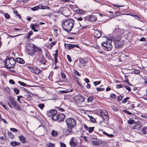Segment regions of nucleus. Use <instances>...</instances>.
Segmentation results:
<instances>
[{
	"label": "nucleus",
	"mask_w": 147,
	"mask_h": 147,
	"mask_svg": "<svg viewBox=\"0 0 147 147\" xmlns=\"http://www.w3.org/2000/svg\"><path fill=\"white\" fill-rule=\"evenodd\" d=\"M9 101L10 102L11 104L12 105L15 102H16V101L15 100L14 98L12 97H11L9 99Z\"/></svg>",
	"instance_id": "31"
},
{
	"label": "nucleus",
	"mask_w": 147,
	"mask_h": 147,
	"mask_svg": "<svg viewBox=\"0 0 147 147\" xmlns=\"http://www.w3.org/2000/svg\"><path fill=\"white\" fill-rule=\"evenodd\" d=\"M103 119L106 122H107V123H108V122L109 121V117L108 115L104 116L102 117Z\"/></svg>",
	"instance_id": "26"
},
{
	"label": "nucleus",
	"mask_w": 147,
	"mask_h": 147,
	"mask_svg": "<svg viewBox=\"0 0 147 147\" xmlns=\"http://www.w3.org/2000/svg\"><path fill=\"white\" fill-rule=\"evenodd\" d=\"M74 21L72 19L69 18L65 20L62 24L63 29L67 32H70L73 28Z\"/></svg>",
	"instance_id": "2"
},
{
	"label": "nucleus",
	"mask_w": 147,
	"mask_h": 147,
	"mask_svg": "<svg viewBox=\"0 0 147 147\" xmlns=\"http://www.w3.org/2000/svg\"><path fill=\"white\" fill-rule=\"evenodd\" d=\"M69 144L71 147H75L78 144V143L77 138H71L69 141Z\"/></svg>",
	"instance_id": "6"
},
{
	"label": "nucleus",
	"mask_w": 147,
	"mask_h": 147,
	"mask_svg": "<svg viewBox=\"0 0 147 147\" xmlns=\"http://www.w3.org/2000/svg\"><path fill=\"white\" fill-rule=\"evenodd\" d=\"M110 97L111 98L114 99L116 97V96L113 94H111L110 95Z\"/></svg>",
	"instance_id": "59"
},
{
	"label": "nucleus",
	"mask_w": 147,
	"mask_h": 147,
	"mask_svg": "<svg viewBox=\"0 0 147 147\" xmlns=\"http://www.w3.org/2000/svg\"><path fill=\"white\" fill-rule=\"evenodd\" d=\"M55 145L54 144L49 143V145L48 147H54Z\"/></svg>",
	"instance_id": "56"
},
{
	"label": "nucleus",
	"mask_w": 147,
	"mask_h": 147,
	"mask_svg": "<svg viewBox=\"0 0 147 147\" xmlns=\"http://www.w3.org/2000/svg\"><path fill=\"white\" fill-rule=\"evenodd\" d=\"M8 135L10 136L11 138H13L14 136L12 134V133L11 132L8 131Z\"/></svg>",
	"instance_id": "46"
},
{
	"label": "nucleus",
	"mask_w": 147,
	"mask_h": 147,
	"mask_svg": "<svg viewBox=\"0 0 147 147\" xmlns=\"http://www.w3.org/2000/svg\"><path fill=\"white\" fill-rule=\"evenodd\" d=\"M72 128L70 127H68L65 132V135H71L72 133Z\"/></svg>",
	"instance_id": "14"
},
{
	"label": "nucleus",
	"mask_w": 147,
	"mask_h": 147,
	"mask_svg": "<svg viewBox=\"0 0 147 147\" xmlns=\"http://www.w3.org/2000/svg\"><path fill=\"white\" fill-rule=\"evenodd\" d=\"M16 61L18 63L23 64L24 63V60L20 58H18L16 59Z\"/></svg>",
	"instance_id": "21"
},
{
	"label": "nucleus",
	"mask_w": 147,
	"mask_h": 147,
	"mask_svg": "<svg viewBox=\"0 0 147 147\" xmlns=\"http://www.w3.org/2000/svg\"><path fill=\"white\" fill-rule=\"evenodd\" d=\"M29 70L35 74H38L40 73V70L37 67H29Z\"/></svg>",
	"instance_id": "10"
},
{
	"label": "nucleus",
	"mask_w": 147,
	"mask_h": 147,
	"mask_svg": "<svg viewBox=\"0 0 147 147\" xmlns=\"http://www.w3.org/2000/svg\"><path fill=\"white\" fill-rule=\"evenodd\" d=\"M69 45V44H65V47L67 49L70 50Z\"/></svg>",
	"instance_id": "43"
},
{
	"label": "nucleus",
	"mask_w": 147,
	"mask_h": 147,
	"mask_svg": "<svg viewBox=\"0 0 147 147\" xmlns=\"http://www.w3.org/2000/svg\"><path fill=\"white\" fill-rule=\"evenodd\" d=\"M51 135L53 136H56L57 135V132L56 131L53 130L51 132Z\"/></svg>",
	"instance_id": "32"
},
{
	"label": "nucleus",
	"mask_w": 147,
	"mask_h": 147,
	"mask_svg": "<svg viewBox=\"0 0 147 147\" xmlns=\"http://www.w3.org/2000/svg\"><path fill=\"white\" fill-rule=\"evenodd\" d=\"M101 83L100 81H96L94 82L93 83L94 85L96 86L97 85H98L100 84Z\"/></svg>",
	"instance_id": "47"
},
{
	"label": "nucleus",
	"mask_w": 147,
	"mask_h": 147,
	"mask_svg": "<svg viewBox=\"0 0 147 147\" xmlns=\"http://www.w3.org/2000/svg\"><path fill=\"white\" fill-rule=\"evenodd\" d=\"M124 85L123 84H119L117 86V88H121L124 87Z\"/></svg>",
	"instance_id": "53"
},
{
	"label": "nucleus",
	"mask_w": 147,
	"mask_h": 147,
	"mask_svg": "<svg viewBox=\"0 0 147 147\" xmlns=\"http://www.w3.org/2000/svg\"><path fill=\"white\" fill-rule=\"evenodd\" d=\"M18 83L19 84L21 85L24 86H28L29 87H33V86H32L29 85H28L24 83V82H21L20 81H18Z\"/></svg>",
	"instance_id": "23"
},
{
	"label": "nucleus",
	"mask_w": 147,
	"mask_h": 147,
	"mask_svg": "<svg viewBox=\"0 0 147 147\" xmlns=\"http://www.w3.org/2000/svg\"><path fill=\"white\" fill-rule=\"evenodd\" d=\"M19 138L21 142L25 144L26 142V138L23 135H21L19 136Z\"/></svg>",
	"instance_id": "18"
},
{
	"label": "nucleus",
	"mask_w": 147,
	"mask_h": 147,
	"mask_svg": "<svg viewBox=\"0 0 147 147\" xmlns=\"http://www.w3.org/2000/svg\"><path fill=\"white\" fill-rule=\"evenodd\" d=\"M14 13L16 14V15L19 17L20 18V19L21 18V16L18 13L17 11H14Z\"/></svg>",
	"instance_id": "55"
},
{
	"label": "nucleus",
	"mask_w": 147,
	"mask_h": 147,
	"mask_svg": "<svg viewBox=\"0 0 147 147\" xmlns=\"http://www.w3.org/2000/svg\"><path fill=\"white\" fill-rule=\"evenodd\" d=\"M33 34V32L32 31H29L28 33V34L27 36V38L29 39L30 38V36Z\"/></svg>",
	"instance_id": "30"
},
{
	"label": "nucleus",
	"mask_w": 147,
	"mask_h": 147,
	"mask_svg": "<svg viewBox=\"0 0 147 147\" xmlns=\"http://www.w3.org/2000/svg\"><path fill=\"white\" fill-rule=\"evenodd\" d=\"M31 47H32V48L33 49L34 53L35 52H39L40 53L42 51V50L40 47L36 46L33 44L31 45Z\"/></svg>",
	"instance_id": "9"
},
{
	"label": "nucleus",
	"mask_w": 147,
	"mask_h": 147,
	"mask_svg": "<svg viewBox=\"0 0 147 147\" xmlns=\"http://www.w3.org/2000/svg\"><path fill=\"white\" fill-rule=\"evenodd\" d=\"M4 16L7 19H9L10 17V15L7 13H5L4 14Z\"/></svg>",
	"instance_id": "50"
},
{
	"label": "nucleus",
	"mask_w": 147,
	"mask_h": 147,
	"mask_svg": "<svg viewBox=\"0 0 147 147\" xmlns=\"http://www.w3.org/2000/svg\"><path fill=\"white\" fill-rule=\"evenodd\" d=\"M38 106L40 108V109L42 110L45 107V105L43 103H41L38 104Z\"/></svg>",
	"instance_id": "35"
},
{
	"label": "nucleus",
	"mask_w": 147,
	"mask_h": 147,
	"mask_svg": "<svg viewBox=\"0 0 147 147\" xmlns=\"http://www.w3.org/2000/svg\"><path fill=\"white\" fill-rule=\"evenodd\" d=\"M100 112L102 117L108 115L107 112L105 110H101L100 111Z\"/></svg>",
	"instance_id": "24"
},
{
	"label": "nucleus",
	"mask_w": 147,
	"mask_h": 147,
	"mask_svg": "<svg viewBox=\"0 0 147 147\" xmlns=\"http://www.w3.org/2000/svg\"><path fill=\"white\" fill-rule=\"evenodd\" d=\"M16 63L15 59L13 58L8 57L4 61L5 67L8 68L13 67Z\"/></svg>",
	"instance_id": "3"
},
{
	"label": "nucleus",
	"mask_w": 147,
	"mask_h": 147,
	"mask_svg": "<svg viewBox=\"0 0 147 147\" xmlns=\"http://www.w3.org/2000/svg\"><path fill=\"white\" fill-rule=\"evenodd\" d=\"M68 127L73 128L76 124V122L74 119L72 118L67 119L65 120Z\"/></svg>",
	"instance_id": "4"
},
{
	"label": "nucleus",
	"mask_w": 147,
	"mask_h": 147,
	"mask_svg": "<svg viewBox=\"0 0 147 147\" xmlns=\"http://www.w3.org/2000/svg\"><path fill=\"white\" fill-rule=\"evenodd\" d=\"M111 108L114 111H116L118 110L117 108L114 106H111Z\"/></svg>",
	"instance_id": "58"
},
{
	"label": "nucleus",
	"mask_w": 147,
	"mask_h": 147,
	"mask_svg": "<svg viewBox=\"0 0 147 147\" xmlns=\"http://www.w3.org/2000/svg\"><path fill=\"white\" fill-rule=\"evenodd\" d=\"M10 145L13 146H19L20 145V143L16 141H12L10 142Z\"/></svg>",
	"instance_id": "19"
},
{
	"label": "nucleus",
	"mask_w": 147,
	"mask_h": 147,
	"mask_svg": "<svg viewBox=\"0 0 147 147\" xmlns=\"http://www.w3.org/2000/svg\"><path fill=\"white\" fill-rule=\"evenodd\" d=\"M56 43V41H54L51 42L49 45V46H48V47H50V48L52 47L54 45H55Z\"/></svg>",
	"instance_id": "36"
},
{
	"label": "nucleus",
	"mask_w": 147,
	"mask_h": 147,
	"mask_svg": "<svg viewBox=\"0 0 147 147\" xmlns=\"http://www.w3.org/2000/svg\"><path fill=\"white\" fill-rule=\"evenodd\" d=\"M39 27V25L38 24H31L30 25V28H38Z\"/></svg>",
	"instance_id": "22"
},
{
	"label": "nucleus",
	"mask_w": 147,
	"mask_h": 147,
	"mask_svg": "<svg viewBox=\"0 0 147 147\" xmlns=\"http://www.w3.org/2000/svg\"><path fill=\"white\" fill-rule=\"evenodd\" d=\"M76 12L77 13L81 14L82 15L84 13V11L83 10L80 9H76ZM84 12H85V11H84Z\"/></svg>",
	"instance_id": "25"
},
{
	"label": "nucleus",
	"mask_w": 147,
	"mask_h": 147,
	"mask_svg": "<svg viewBox=\"0 0 147 147\" xmlns=\"http://www.w3.org/2000/svg\"><path fill=\"white\" fill-rule=\"evenodd\" d=\"M125 88H126V89H127V90H128L129 92H130V91L131 90V89L130 88L129 86H125Z\"/></svg>",
	"instance_id": "61"
},
{
	"label": "nucleus",
	"mask_w": 147,
	"mask_h": 147,
	"mask_svg": "<svg viewBox=\"0 0 147 147\" xmlns=\"http://www.w3.org/2000/svg\"><path fill=\"white\" fill-rule=\"evenodd\" d=\"M10 130L12 131L15 132L18 131V130L15 128H10Z\"/></svg>",
	"instance_id": "51"
},
{
	"label": "nucleus",
	"mask_w": 147,
	"mask_h": 147,
	"mask_svg": "<svg viewBox=\"0 0 147 147\" xmlns=\"http://www.w3.org/2000/svg\"><path fill=\"white\" fill-rule=\"evenodd\" d=\"M62 78L63 79H65L66 78V76L65 74L63 73H62L61 74Z\"/></svg>",
	"instance_id": "52"
},
{
	"label": "nucleus",
	"mask_w": 147,
	"mask_h": 147,
	"mask_svg": "<svg viewBox=\"0 0 147 147\" xmlns=\"http://www.w3.org/2000/svg\"><path fill=\"white\" fill-rule=\"evenodd\" d=\"M25 91L27 92L28 94L25 95L24 98L25 99L28 100H30L31 99V96L33 95L32 93L29 92L28 90L25 89Z\"/></svg>",
	"instance_id": "11"
},
{
	"label": "nucleus",
	"mask_w": 147,
	"mask_h": 147,
	"mask_svg": "<svg viewBox=\"0 0 147 147\" xmlns=\"http://www.w3.org/2000/svg\"><path fill=\"white\" fill-rule=\"evenodd\" d=\"M134 72L136 74H139L140 73V71L138 70H135L134 71Z\"/></svg>",
	"instance_id": "60"
},
{
	"label": "nucleus",
	"mask_w": 147,
	"mask_h": 147,
	"mask_svg": "<svg viewBox=\"0 0 147 147\" xmlns=\"http://www.w3.org/2000/svg\"><path fill=\"white\" fill-rule=\"evenodd\" d=\"M119 31H120L119 28L117 27V28H115L114 30L113 31V32H115V33H118L119 32Z\"/></svg>",
	"instance_id": "40"
},
{
	"label": "nucleus",
	"mask_w": 147,
	"mask_h": 147,
	"mask_svg": "<svg viewBox=\"0 0 147 147\" xmlns=\"http://www.w3.org/2000/svg\"><path fill=\"white\" fill-rule=\"evenodd\" d=\"M96 89L98 91H103L105 90V88H97Z\"/></svg>",
	"instance_id": "57"
},
{
	"label": "nucleus",
	"mask_w": 147,
	"mask_h": 147,
	"mask_svg": "<svg viewBox=\"0 0 147 147\" xmlns=\"http://www.w3.org/2000/svg\"><path fill=\"white\" fill-rule=\"evenodd\" d=\"M9 82L10 84H15V82L13 80H9Z\"/></svg>",
	"instance_id": "63"
},
{
	"label": "nucleus",
	"mask_w": 147,
	"mask_h": 147,
	"mask_svg": "<svg viewBox=\"0 0 147 147\" xmlns=\"http://www.w3.org/2000/svg\"><path fill=\"white\" fill-rule=\"evenodd\" d=\"M144 80L145 84H147V77L145 76L144 78Z\"/></svg>",
	"instance_id": "64"
},
{
	"label": "nucleus",
	"mask_w": 147,
	"mask_h": 147,
	"mask_svg": "<svg viewBox=\"0 0 147 147\" xmlns=\"http://www.w3.org/2000/svg\"><path fill=\"white\" fill-rule=\"evenodd\" d=\"M135 122V121L134 120H133L132 119H130L128 121V123L129 124H134V123Z\"/></svg>",
	"instance_id": "38"
},
{
	"label": "nucleus",
	"mask_w": 147,
	"mask_h": 147,
	"mask_svg": "<svg viewBox=\"0 0 147 147\" xmlns=\"http://www.w3.org/2000/svg\"><path fill=\"white\" fill-rule=\"evenodd\" d=\"M124 112H125V113H126L127 114L129 115H132V113L129 111H127L126 109H125L124 110Z\"/></svg>",
	"instance_id": "54"
},
{
	"label": "nucleus",
	"mask_w": 147,
	"mask_h": 147,
	"mask_svg": "<svg viewBox=\"0 0 147 147\" xmlns=\"http://www.w3.org/2000/svg\"><path fill=\"white\" fill-rule=\"evenodd\" d=\"M57 113V111L56 109H51L47 112V114L49 116L52 117V119L53 120V116H55Z\"/></svg>",
	"instance_id": "8"
},
{
	"label": "nucleus",
	"mask_w": 147,
	"mask_h": 147,
	"mask_svg": "<svg viewBox=\"0 0 147 147\" xmlns=\"http://www.w3.org/2000/svg\"><path fill=\"white\" fill-rule=\"evenodd\" d=\"M65 118V115L63 114H56L55 116L53 117V120L60 122L63 121L64 119Z\"/></svg>",
	"instance_id": "5"
},
{
	"label": "nucleus",
	"mask_w": 147,
	"mask_h": 147,
	"mask_svg": "<svg viewBox=\"0 0 147 147\" xmlns=\"http://www.w3.org/2000/svg\"><path fill=\"white\" fill-rule=\"evenodd\" d=\"M93 35L96 38H99L101 36L100 32L98 30H94Z\"/></svg>",
	"instance_id": "13"
},
{
	"label": "nucleus",
	"mask_w": 147,
	"mask_h": 147,
	"mask_svg": "<svg viewBox=\"0 0 147 147\" xmlns=\"http://www.w3.org/2000/svg\"><path fill=\"white\" fill-rule=\"evenodd\" d=\"M14 90L15 93L17 94H18L19 93L20 90L17 88H14Z\"/></svg>",
	"instance_id": "42"
},
{
	"label": "nucleus",
	"mask_w": 147,
	"mask_h": 147,
	"mask_svg": "<svg viewBox=\"0 0 147 147\" xmlns=\"http://www.w3.org/2000/svg\"><path fill=\"white\" fill-rule=\"evenodd\" d=\"M47 60L44 58H42L40 61V63L43 64H45Z\"/></svg>",
	"instance_id": "34"
},
{
	"label": "nucleus",
	"mask_w": 147,
	"mask_h": 147,
	"mask_svg": "<svg viewBox=\"0 0 147 147\" xmlns=\"http://www.w3.org/2000/svg\"><path fill=\"white\" fill-rule=\"evenodd\" d=\"M102 133L103 134L106 135L109 138H112L114 136L112 134H109L105 132H102Z\"/></svg>",
	"instance_id": "28"
},
{
	"label": "nucleus",
	"mask_w": 147,
	"mask_h": 147,
	"mask_svg": "<svg viewBox=\"0 0 147 147\" xmlns=\"http://www.w3.org/2000/svg\"><path fill=\"white\" fill-rule=\"evenodd\" d=\"M69 46L70 48V49L74 48V47H76L77 48L79 47V46L77 44L74 45L69 44Z\"/></svg>",
	"instance_id": "27"
},
{
	"label": "nucleus",
	"mask_w": 147,
	"mask_h": 147,
	"mask_svg": "<svg viewBox=\"0 0 147 147\" xmlns=\"http://www.w3.org/2000/svg\"><path fill=\"white\" fill-rule=\"evenodd\" d=\"M93 97L92 96H90L87 99L88 102H91L93 100Z\"/></svg>",
	"instance_id": "41"
},
{
	"label": "nucleus",
	"mask_w": 147,
	"mask_h": 147,
	"mask_svg": "<svg viewBox=\"0 0 147 147\" xmlns=\"http://www.w3.org/2000/svg\"><path fill=\"white\" fill-rule=\"evenodd\" d=\"M55 54H53L54 58H57V50H55Z\"/></svg>",
	"instance_id": "49"
},
{
	"label": "nucleus",
	"mask_w": 147,
	"mask_h": 147,
	"mask_svg": "<svg viewBox=\"0 0 147 147\" xmlns=\"http://www.w3.org/2000/svg\"><path fill=\"white\" fill-rule=\"evenodd\" d=\"M27 53L29 55H30L32 56H33L34 54V51L33 50V49H28Z\"/></svg>",
	"instance_id": "20"
},
{
	"label": "nucleus",
	"mask_w": 147,
	"mask_h": 147,
	"mask_svg": "<svg viewBox=\"0 0 147 147\" xmlns=\"http://www.w3.org/2000/svg\"><path fill=\"white\" fill-rule=\"evenodd\" d=\"M92 141L93 144L96 146L98 145L99 143V140L96 138H92Z\"/></svg>",
	"instance_id": "17"
},
{
	"label": "nucleus",
	"mask_w": 147,
	"mask_h": 147,
	"mask_svg": "<svg viewBox=\"0 0 147 147\" xmlns=\"http://www.w3.org/2000/svg\"><path fill=\"white\" fill-rule=\"evenodd\" d=\"M67 58L69 62H71L72 60L70 58V57L69 55H67Z\"/></svg>",
	"instance_id": "62"
},
{
	"label": "nucleus",
	"mask_w": 147,
	"mask_h": 147,
	"mask_svg": "<svg viewBox=\"0 0 147 147\" xmlns=\"http://www.w3.org/2000/svg\"><path fill=\"white\" fill-rule=\"evenodd\" d=\"M12 105L14 108L17 110H20L21 109L20 106L18 104V103L16 102L15 103L13 104Z\"/></svg>",
	"instance_id": "16"
},
{
	"label": "nucleus",
	"mask_w": 147,
	"mask_h": 147,
	"mask_svg": "<svg viewBox=\"0 0 147 147\" xmlns=\"http://www.w3.org/2000/svg\"><path fill=\"white\" fill-rule=\"evenodd\" d=\"M115 44L116 47H120L123 46V43L120 41L118 42H115Z\"/></svg>",
	"instance_id": "15"
},
{
	"label": "nucleus",
	"mask_w": 147,
	"mask_h": 147,
	"mask_svg": "<svg viewBox=\"0 0 147 147\" xmlns=\"http://www.w3.org/2000/svg\"><path fill=\"white\" fill-rule=\"evenodd\" d=\"M85 20L89 19V20L92 22H93L96 20V16L94 15L91 16H90L86 17Z\"/></svg>",
	"instance_id": "12"
},
{
	"label": "nucleus",
	"mask_w": 147,
	"mask_h": 147,
	"mask_svg": "<svg viewBox=\"0 0 147 147\" xmlns=\"http://www.w3.org/2000/svg\"><path fill=\"white\" fill-rule=\"evenodd\" d=\"M4 90L8 93H10L11 91L10 88L8 87H5V88Z\"/></svg>",
	"instance_id": "39"
},
{
	"label": "nucleus",
	"mask_w": 147,
	"mask_h": 147,
	"mask_svg": "<svg viewBox=\"0 0 147 147\" xmlns=\"http://www.w3.org/2000/svg\"><path fill=\"white\" fill-rule=\"evenodd\" d=\"M80 99L82 102H83L84 100V98L83 96L80 95Z\"/></svg>",
	"instance_id": "45"
},
{
	"label": "nucleus",
	"mask_w": 147,
	"mask_h": 147,
	"mask_svg": "<svg viewBox=\"0 0 147 147\" xmlns=\"http://www.w3.org/2000/svg\"><path fill=\"white\" fill-rule=\"evenodd\" d=\"M89 117L90 118V121H92L93 122H94L95 121H96L95 119L92 116H89Z\"/></svg>",
	"instance_id": "48"
},
{
	"label": "nucleus",
	"mask_w": 147,
	"mask_h": 147,
	"mask_svg": "<svg viewBox=\"0 0 147 147\" xmlns=\"http://www.w3.org/2000/svg\"><path fill=\"white\" fill-rule=\"evenodd\" d=\"M142 132L144 134H147V126L145 127L142 129Z\"/></svg>",
	"instance_id": "29"
},
{
	"label": "nucleus",
	"mask_w": 147,
	"mask_h": 147,
	"mask_svg": "<svg viewBox=\"0 0 147 147\" xmlns=\"http://www.w3.org/2000/svg\"><path fill=\"white\" fill-rule=\"evenodd\" d=\"M88 61L87 59L85 58H83L81 61V62L82 63L85 64L88 62Z\"/></svg>",
	"instance_id": "33"
},
{
	"label": "nucleus",
	"mask_w": 147,
	"mask_h": 147,
	"mask_svg": "<svg viewBox=\"0 0 147 147\" xmlns=\"http://www.w3.org/2000/svg\"><path fill=\"white\" fill-rule=\"evenodd\" d=\"M120 39L121 37L119 36L111 37L110 39H107L106 42H102L101 45L105 47V50L106 51H110L111 50L112 47L111 45L112 41H113L115 43V42L120 41Z\"/></svg>",
	"instance_id": "1"
},
{
	"label": "nucleus",
	"mask_w": 147,
	"mask_h": 147,
	"mask_svg": "<svg viewBox=\"0 0 147 147\" xmlns=\"http://www.w3.org/2000/svg\"><path fill=\"white\" fill-rule=\"evenodd\" d=\"M59 144L61 147H66V144L62 142H60Z\"/></svg>",
	"instance_id": "44"
},
{
	"label": "nucleus",
	"mask_w": 147,
	"mask_h": 147,
	"mask_svg": "<svg viewBox=\"0 0 147 147\" xmlns=\"http://www.w3.org/2000/svg\"><path fill=\"white\" fill-rule=\"evenodd\" d=\"M94 127H89L88 129V132L90 133H92V132L94 130Z\"/></svg>",
	"instance_id": "37"
},
{
	"label": "nucleus",
	"mask_w": 147,
	"mask_h": 147,
	"mask_svg": "<svg viewBox=\"0 0 147 147\" xmlns=\"http://www.w3.org/2000/svg\"><path fill=\"white\" fill-rule=\"evenodd\" d=\"M39 9H50V8L47 6H45L41 4H39L38 5L36 6L31 8V10L33 11H36L38 10Z\"/></svg>",
	"instance_id": "7"
}]
</instances>
